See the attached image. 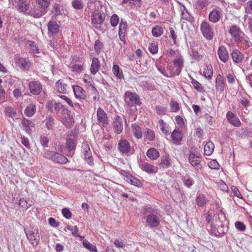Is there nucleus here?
I'll use <instances>...</instances> for the list:
<instances>
[{
  "mask_svg": "<svg viewBox=\"0 0 252 252\" xmlns=\"http://www.w3.org/2000/svg\"><path fill=\"white\" fill-rule=\"evenodd\" d=\"M73 90L76 97L80 99L86 98V92L81 87L74 86L73 87Z\"/></svg>",
  "mask_w": 252,
  "mask_h": 252,
  "instance_id": "obj_28",
  "label": "nucleus"
},
{
  "mask_svg": "<svg viewBox=\"0 0 252 252\" xmlns=\"http://www.w3.org/2000/svg\"><path fill=\"white\" fill-rule=\"evenodd\" d=\"M217 54L219 59L223 63H225L228 61V52L224 46L221 45L219 47Z\"/></svg>",
  "mask_w": 252,
  "mask_h": 252,
  "instance_id": "obj_22",
  "label": "nucleus"
},
{
  "mask_svg": "<svg viewBox=\"0 0 252 252\" xmlns=\"http://www.w3.org/2000/svg\"><path fill=\"white\" fill-rule=\"evenodd\" d=\"M226 79L228 84L230 85H233L236 84L237 80L235 75L232 73H229L226 75Z\"/></svg>",
  "mask_w": 252,
  "mask_h": 252,
  "instance_id": "obj_55",
  "label": "nucleus"
},
{
  "mask_svg": "<svg viewBox=\"0 0 252 252\" xmlns=\"http://www.w3.org/2000/svg\"><path fill=\"white\" fill-rule=\"evenodd\" d=\"M83 245L85 248L91 252H96L95 247L91 244L88 240H84L83 241Z\"/></svg>",
  "mask_w": 252,
  "mask_h": 252,
  "instance_id": "obj_56",
  "label": "nucleus"
},
{
  "mask_svg": "<svg viewBox=\"0 0 252 252\" xmlns=\"http://www.w3.org/2000/svg\"><path fill=\"white\" fill-rule=\"evenodd\" d=\"M226 118L228 122L233 126L239 127L241 126V122L238 117L233 112L228 111L226 114Z\"/></svg>",
  "mask_w": 252,
  "mask_h": 252,
  "instance_id": "obj_25",
  "label": "nucleus"
},
{
  "mask_svg": "<svg viewBox=\"0 0 252 252\" xmlns=\"http://www.w3.org/2000/svg\"><path fill=\"white\" fill-rule=\"evenodd\" d=\"M158 44L157 42H152L149 44L148 50L152 54L158 53Z\"/></svg>",
  "mask_w": 252,
  "mask_h": 252,
  "instance_id": "obj_47",
  "label": "nucleus"
},
{
  "mask_svg": "<svg viewBox=\"0 0 252 252\" xmlns=\"http://www.w3.org/2000/svg\"><path fill=\"white\" fill-rule=\"evenodd\" d=\"M175 121L178 126L181 128L185 126V122L182 117L180 116H177L175 117Z\"/></svg>",
  "mask_w": 252,
  "mask_h": 252,
  "instance_id": "obj_63",
  "label": "nucleus"
},
{
  "mask_svg": "<svg viewBox=\"0 0 252 252\" xmlns=\"http://www.w3.org/2000/svg\"><path fill=\"white\" fill-rule=\"evenodd\" d=\"M43 123H44L46 128L48 130H52L55 126V120L51 116L46 117Z\"/></svg>",
  "mask_w": 252,
  "mask_h": 252,
  "instance_id": "obj_35",
  "label": "nucleus"
},
{
  "mask_svg": "<svg viewBox=\"0 0 252 252\" xmlns=\"http://www.w3.org/2000/svg\"><path fill=\"white\" fill-rule=\"evenodd\" d=\"M183 58L182 56H176L172 62L167 63L166 67L160 63L156 64L158 70L167 77H172L179 75L183 67Z\"/></svg>",
  "mask_w": 252,
  "mask_h": 252,
  "instance_id": "obj_1",
  "label": "nucleus"
},
{
  "mask_svg": "<svg viewBox=\"0 0 252 252\" xmlns=\"http://www.w3.org/2000/svg\"><path fill=\"white\" fill-rule=\"evenodd\" d=\"M46 107L48 110L50 111L51 112L58 113L61 108V105L60 103L52 101H49L47 103Z\"/></svg>",
  "mask_w": 252,
  "mask_h": 252,
  "instance_id": "obj_31",
  "label": "nucleus"
},
{
  "mask_svg": "<svg viewBox=\"0 0 252 252\" xmlns=\"http://www.w3.org/2000/svg\"><path fill=\"white\" fill-rule=\"evenodd\" d=\"M216 91L220 94L222 93L225 88V83L223 77L218 74L216 78Z\"/></svg>",
  "mask_w": 252,
  "mask_h": 252,
  "instance_id": "obj_23",
  "label": "nucleus"
},
{
  "mask_svg": "<svg viewBox=\"0 0 252 252\" xmlns=\"http://www.w3.org/2000/svg\"><path fill=\"white\" fill-rule=\"evenodd\" d=\"M65 228L70 230L71 231L72 234L74 236H79V234L78 233V227H77V226L76 225L74 226H71V225H66L65 226Z\"/></svg>",
  "mask_w": 252,
  "mask_h": 252,
  "instance_id": "obj_57",
  "label": "nucleus"
},
{
  "mask_svg": "<svg viewBox=\"0 0 252 252\" xmlns=\"http://www.w3.org/2000/svg\"><path fill=\"white\" fill-rule=\"evenodd\" d=\"M56 90L60 93L65 94L67 91V86L62 80H58L55 84Z\"/></svg>",
  "mask_w": 252,
  "mask_h": 252,
  "instance_id": "obj_32",
  "label": "nucleus"
},
{
  "mask_svg": "<svg viewBox=\"0 0 252 252\" xmlns=\"http://www.w3.org/2000/svg\"><path fill=\"white\" fill-rule=\"evenodd\" d=\"M17 65L21 69L25 70H29L32 65L31 62L28 58H22L19 56L15 57L14 59Z\"/></svg>",
  "mask_w": 252,
  "mask_h": 252,
  "instance_id": "obj_13",
  "label": "nucleus"
},
{
  "mask_svg": "<svg viewBox=\"0 0 252 252\" xmlns=\"http://www.w3.org/2000/svg\"><path fill=\"white\" fill-rule=\"evenodd\" d=\"M71 3L72 7L76 9H81L84 5L82 0H73Z\"/></svg>",
  "mask_w": 252,
  "mask_h": 252,
  "instance_id": "obj_52",
  "label": "nucleus"
},
{
  "mask_svg": "<svg viewBox=\"0 0 252 252\" xmlns=\"http://www.w3.org/2000/svg\"><path fill=\"white\" fill-rule=\"evenodd\" d=\"M48 33L54 35L57 33L59 32L60 27L56 21H50L48 25Z\"/></svg>",
  "mask_w": 252,
  "mask_h": 252,
  "instance_id": "obj_27",
  "label": "nucleus"
},
{
  "mask_svg": "<svg viewBox=\"0 0 252 252\" xmlns=\"http://www.w3.org/2000/svg\"><path fill=\"white\" fill-rule=\"evenodd\" d=\"M200 31L204 37L207 39H213V31L208 22L205 21L202 22L200 25Z\"/></svg>",
  "mask_w": 252,
  "mask_h": 252,
  "instance_id": "obj_8",
  "label": "nucleus"
},
{
  "mask_svg": "<svg viewBox=\"0 0 252 252\" xmlns=\"http://www.w3.org/2000/svg\"><path fill=\"white\" fill-rule=\"evenodd\" d=\"M231 57L233 62L238 65L241 64L244 59V55L237 49L233 50Z\"/></svg>",
  "mask_w": 252,
  "mask_h": 252,
  "instance_id": "obj_19",
  "label": "nucleus"
},
{
  "mask_svg": "<svg viewBox=\"0 0 252 252\" xmlns=\"http://www.w3.org/2000/svg\"><path fill=\"white\" fill-rule=\"evenodd\" d=\"M9 4L15 6L17 9L21 12L27 14V12L30 9V5L27 1L25 0H9Z\"/></svg>",
  "mask_w": 252,
  "mask_h": 252,
  "instance_id": "obj_6",
  "label": "nucleus"
},
{
  "mask_svg": "<svg viewBox=\"0 0 252 252\" xmlns=\"http://www.w3.org/2000/svg\"><path fill=\"white\" fill-rule=\"evenodd\" d=\"M128 180L129 182L130 183L131 185L136 187H140L141 185V183L139 180L134 178L132 176H129Z\"/></svg>",
  "mask_w": 252,
  "mask_h": 252,
  "instance_id": "obj_60",
  "label": "nucleus"
},
{
  "mask_svg": "<svg viewBox=\"0 0 252 252\" xmlns=\"http://www.w3.org/2000/svg\"><path fill=\"white\" fill-rule=\"evenodd\" d=\"M215 146L213 142L209 141L204 146V153L207 156H210L213 153Z\"/></svg>",
  "mask_w": 252,
  "mask_h": 252,
  "instance_id": "obj_39",
  "label": "nucleus"
},
{
  "mask_svg": "<svg viewBox=\"0 0 252 252\" xmlns=\"http://www.w3.org/2000/svg\"><path fill=\"white\" fill-rule=\"evenodd\" d=\"M222 17V10L220 9H214L209 14V20L210 22L216 23L220 21Z\"/></svg>",
  "mask_w": 252,
  "mask_h": 252,
  "instance_id": "obj_20",
  "label": "nucleus"
},
{
  "mask_svg": "<svg viewBox=\"0 0 252 252\" xmlns=\"http://www.w3.org/2000/svg\"><path fill=\"white\" fill-rule=\"evenodd\" d=\"M159 165L164 168H168L171 165V159L168 154H165L160 158Z\"/></svg>",
  "mask_w": 252,
  "mask_h": 252,
  "instance_id": "obj_29",
  "label": "nucleus"
},
{
  "mask_svg": "<svg viewBox=\"0 0 252 252\" xmlns=\"http://www.w3.org/2000/svg\"><path fill=\"white\" fill-rule=\"evenodd\" d=\"M120 21L119 17L117 14H113L110 18V24L112 27H116Z\"/></svg>",
  "mask_w": 252,
  "mask_h": 252,
  "instance_id": "obj_54",
  "label": "nucleus"
},
{
  "mask_svg": "<svg viewBox=\"0 0 252 252\" xmlns=\"http://www.w3.org/2000/svg\"><path fill=\"white\" fill-rule=\"evenodd\" d=\"M207 202V199L205 195L199 193L195 199V204L199 207H203Z\"/></svg>",
  "mask_w": 252,
  "mask_h": 252,
  "instance_id": "obj_33",
  "label": "nucleus"
},
{
  "mask_svg": "<svg viewBox=\"0 0 252 252\" xmlns=\"http://www.w3.org/2000/svg\"><path fill=\"white\" fill-rule=\"evenodd\" d=\"M246 25L248 26L249 30L252 33V17L245 16Z\"/></svg>",
  "mask_w": 252,
  "mask_h": 252,
  "instance_id": "obj_61",
  "label": "nucleus"
},
{
  "mask_svg": "<svg viewBox=\"0 0 252 252\" xmlns=\"http://www.w3.org/2000/svg\"><path fill=\"white\" fill-rule=\"evenodd\" d=\"M127 24L126 21L121 19L119 25V32H126L127 30Z\"/></svg>",
  "mask_w": 252,
  "mask_h": 252,
  "instance_id": "obj_58",
  "label": "nucleus"
},
{
  "mask_svg": "<svg viewBox=\"0 0 252 252\" xmlns=\"http://www.w3.org/2000/svg\"><path fill=\"white\" fill-rule=\"evenodd\" d=\"M213 73V67L211 65H206L203 70V74L205 77L208 79H211Z\"/></svg>",
  "mask_w": 252,
  "mask_h": 252,
  "instance_id": "obj_41",
  "label": "nucleus"
},
{
  "mask_svg": "<svg viewBox=\"0 0 252 252\" xmlns=\"http://www.w3.org/2000/svg\"><path fill=\"white\" fill-rule=\"evenodd\" d=\"M155 111L157 114L163 116L166 114L167 108L163 106L158 105L156 106Z\"/></svg>",
  "mask_w": 252,
  "mask_h": 252,
  "instance_id": "obj_51",
  "label": "nucleus"
},
{
  "mask_svg": "<svg viewBox=\"0 0 252 252\" xmlns=\"http://www.w3.org/2000/svg\"><path fill=\"white\" fill-rule=\"evenodd\" d=\"M189 161L196 170L200 169L202 167V165L201 164V158L198 155H195L194 153L189 154Z\"/></svg>",
  "mask_w": 252,
  "mask_h": 252,
  "instance_id": "obj_14",
  "label": "nucleus"
},
{
  "mask_svg": "<svg viewBox=\"0 0 252 252\" xmlns=\"http://www.w3.org/2000/svg\"><path fill=\"white\" fill-rule=\"evenodd\" d=\"M228 32L235 42L240 45L244 49L249 47L252 43L249 38L241 31L237 25H232L229 28Z\"/></svg>",
  "mask_w": 252,
  "mask_h": 252,
  "instance_id": "obj_3",
  "label": "nucleus"
},
{
  "mask_svg": "<svg viewBox=\"0 0 252 252\" xmlns=\"http://www.w3.org/2000/svg\"><path fill=\"white\" fill-rule=\"evenodd\" d=\"M30 49L32 53L34 55L39 53V50L36 44L33 41H29Z\"/></svg>",
  "mask_w": 252,
  "mask_h": 252,
  "instance_id": "obj_50",
  "label": "nucleus"
},
{
  "mask_svg": "<svg viewBox=\"0 0 252 252\" xmlns=\"http://www.w3.org/2000/svg\"><path fill=\"white\" fill-rule=\"evenodd\" d=\"M146 155L152 160L157 159L159 157V152L154 148H150L147 152Z\"/></svg>",
  "mask_w": 252,
  "mask_h": 252,
  "instance_id": "obj_36",
  "label": "nucleus"
},
{
  "mask_svg": "<svg viewBox=\"0 0 252 252\" xmlns=\"http://www.w3.org/2000/svg\"><path fill=\"white\" fill-rule=\"evenodd\" d=\"M125 101L127 105L131 107L139 104V98L136 94L127 91L125 93Z\"/></svg>",
  "mask_w": 252,
  "mask_h": 252,
  "instance_id": "obj_10",
  "label": "nucleus"
},
{
  "mask_svg": "<svg viewBox=\"0 0 252 252\" xmlns=\"http://www.w3.org/2000/svg\"><path fill=\"white\" fill-rule=\"evenodd\" d=\"M97 124L102 127H106L108 124V118L106 113L101 107L96 112Z\"/></svg>",
  "mask_w": 252,
  "mask_h": 252,
  "instance_id": "obj_9",
  "label": "nucleus"
},
{
  "mask_svg": "<svg viewBox=\"0 0 252 252\" xmlns=\"http://www.w3.org/2000/svg\"><path fill=\"white\" fill-rule=\"evenodd\" d=\"M174 144L179 145L182 139L183 136L181 132L177 129H174L171 135Z\"/></svg>",
  "mask_w": 252,
  "mask_h": 252,
  "instance_id": "obj_30",
  "label": "nucleus"
},
{
  "mask_svg": "<svg viewBox=\"0 0 252 252\" xmlns=\"http://www.w3.org/2000/svg\"><path fill=\"white\" fill-rule=\"evenodd\" d=\"M191 83L193 87L198 92L203 93L205 91L204 87L201 84L195 79H192Z\"/></svg>",
  "mask_w": 252,
  "mask_h": 252,
  "instance_id": "obj_45",
  "label": "nucleus"
},
{
  "mask_svg": "<svg viewBox=\"0 0 252 252\" xmlns=\"http://www.w3.org/2000/svg\"><path fill=\"white\" fill-rule=\"evenodd\" d=\"M118 148L123 154L128 155L131 153V148L129 142L125 139L120 140Z\"/></svg>",
  "mask_w": 252,
  "mask_h": 252,
  "instance_id": "obj_16",
  "label": "nucleus"
},
{
  "mask_svg": "<svg viewBox=\"0 0 252 252\" xmlns=\"http://www.w3.org/2000/svg\"><path fill=\"white\" fill-rule=\"evenodd\" d=\"M36 112V102H31L29 103L25 108L24 111V115L27 117H32Z\"/></svg>",
  "mask_w": 252,
  "mask_h": 252,
  "instance_id": "obj_24",
  "label": "nucleus"
},
{
  "mask_svg": "<svg viewBox=\"0 0 252 252\" xmlns=\"http://www.w3.org/2000/svg\"><path fill=\"white\" fill-rule=\"evenodd\" d=\"M163 29L161 26L157 25L152 29V33L155 37H159L163 34Z\"/></svg>",
  "mask_w": 252,
  "mask_h": 252,
  "instance_id": "obj_40",
  "label": "nucleus"
},
{
  "mask_svg": "<svg viewBox=\"0 0 252 252\" xmlns=\"http://www.w3.org/2000/svg\"><path fill=\"white\" fill-rule=\"evenodd\" d=\"M123 119L124 117L118 115L113 123V129L117 134H120L123 130Z\"/></svg>",
  "mask_w": 252,
  "mask_h": 252,
  "instance_id": "obj_18",
  "label": "nucleus"
},
{
  "mask_svg": "<svg viewBox=\"0 0 252 252\" xmlns=\"http://www.w3.org/2000/svg\"><path fill=\"white\" fill-rule=\"evenodd\" d=\"M49 139L45 136H42L40 138V143L43 147H48Z\"/></svg>",
  "mask_w": 252,
  "mask_h": 252,
  "instance_id": "obj_64",
  "label": "nucleus"
},
{
  "mask_svg": "<svg viewBox=\"0 0 252 252\" xmlns=\"http://www.w3.org/2000/svg\"><path fill=\"white\" fill-rule=\"evenodd\" d=\"M70 68L73 71L76 72H80L83 70V66L79 64H73L71 65Z\"/></svg>",
  "mask_w": 252,
  "mask_h": 252,
  "instance_id": "obj_59",
  "label": "nucleus"
},
{
  "mask_svg": "<svg viewBox=\"0 0 252 252\" xmlns=\"http://www.w3.org/2000/svg\"><path fill=\"white\" fill-rule=\"evenodd\" d=\"M47 8V7H43L38 5L37 6H34L33 8H30L27 12V14L34 18H39L46 13Z\"/></svg>",
  "mask_w": 252,
  "mask_h": 252,
  "instance_id": "obj_12",
  "label": "nucleus"
},
{
  "mask_svg": "<svg viewBox=\"0 0 252 252\" xmlns=\"http://www.w3.org/2000/svg\"><path fill=\"white\" fill-rule=\"evenodd\" d=\"M113 73L118 78L122 79L123 78V74L122 71H120V68L117 65H114L112 68Z\"/></svg>",
  "mask_w": 252,
  "mask_h": 252,
  "instance_id": "obj_46",
  "label": "nucleus"
},
{
  "mask_svg": "<svg viewBox=\"0 0 252 252\" xmlns=\"http://www.w3.org/2000/svg\"><path fill=\"white\" fill-rule=\"evenodd\" d=\"M157 126L159 127L162 133L166 135H169L170 133V127L169 125L162 119L158 121Z\"/></svg>",
  "mask_w": 252,
  "mask_h": 252,
  "instance_id": "obj_26",
  "label": "nucleus"
},
{
  "mask_svg": "<svg viewBox=\"0 0 252 252\" xmlns=\"http://www.w3.org/2000/svg\"><path fill=\"white\" fill-rule=\"evenodd\" d=\"M180 11H181V19L185 20L188 21H191L192 19V17L189 13L187 9L184 6L180 7Z\"/></svg>",
  "mask_w": 252,
  "mask_h": 252,
  "instance_id": "obj_38",
  "label": "nucleus"
},
{
  "mask_svg": "<svg viewBox=\"0 0 252 252\" xmlns=\"http://www.w3.org/2000/svg\"><path fill=\"white\" fill-rule=\"evenodd\" d=\"M209 2L208 0H197L196 6L200 10L203 9L204 7L208 5Z\"/></svg>",
  "mask_w": 252,
  "mask_h": 252,
  "instance_id": "obj_49",
  "label": "nucleus"
},
{
  "mask_svg": "<svg viewBox=\"0 0 252 252\" xmlns=\"http://www.w3.org/2000/svg\"><path fill=\"white\" fill-rule=\"evenodd\" d=\"M29 86L30 92L34 95L39 94L42 90V85L38 81H32Z\"/></svg>",
  "mask_w": 252,
  "mask_h": 252,
  "instance_id": "obj_21",
  "label": "nucleus"
},
{
  "mask_svg": "<svg viewBox=\"0 0 252 252\" xmlns=\"http://www.w3.org/2000/svg\"><path fill=\"white\" fill-rule=\"evenodd\" d=\"M66 145L67 150L71 152L75 149L76 141L73 139L69 138L67 140Z\"/></svg>",
  "mask_w": 252,
  "mask_h": 252,
  "instance_id": "obj_43",
  "label": "nucleus"
},
{
  "mask_svg": "<svg viewBox=\"0 0 252 252\" xmlns=\"http://www.w3.org/2000/svg\"><path fill=\"white\" fill-rule=\"evenodd\" d=\"M6 115L12 118H16L17 113L16 111L11 107H7L5 109Z\"/></svg>",
  "mask_w": 252,
  "mask_h": 252,
  "instance_id": "obj_44",
  "label": "nucleus"
},
{
  "mask_svg": "<svg viewBox=\"0 0 252 252\" xmlns=\"http://www.w3.org/2000/svg\"><path fill=\"white\" fill-rule=\"evenodd\" d=\"M105 18V13L99 10H95L94 11L92 16V22L95 24H101Z\"/></svg>",
  "mask_w": 252,
  "mask_h": 252,
  "instance_id": "obj_15",
  "label": "nucleus"
},
{
  "mask_svg": "<svg viewBox=\"0 0 252 252\" xmlns=\"http://www.w3.org/2000/svg\"><path fill=\"white\" fill-rule=\"evenodd\" d=\"M21 124L22 127L25 130V132L31 135L35 127L34 120L23 117L21 119Z\"/></svg>",
  "mask_w": 252,
  "mask_h": 252,
  "instance_id": "obj_11",
  "label": "nucleus"
},
{
  "mask_svg": "<svg viewBox=\"0 0 252 252\" xmlns=\"http://www.w3.org/2000/svg\"><path fill=\"white\" fill-rule=\"evenodd\" d=\"M60 98L65 100V101L72 108H75L76 107H79L80 105L78 103H75L74 104L72 101L68 98L66 96L64 95H61L59 96Z\"/></svg>",
  "mask_w": 252,
  "mask_h": 252,
  "instance_id": "obj_53",
  "label": "nucleus"
},
{
  "mask_svg": "<svg viewBox=\"0 0 252 252\" xmlns=\"http://www.w3.org/2000/svg\"><path fill=\"white\" fill-rule=\"evenodd\" d=\"M132 132L135 137L141 139L142 137V132L141 128L136 124L132 125Z\"/></svg>",
  "mask_w": 252,
  "mask_h": 252,
  "instance_id": "obj_37",
  "label": "nucleus"
},
{
  "mask_svg": "<svg viewBox=\"0 0 252 252\" xmlns=\"http://www.w3.org/2000/svg\"><path fill=\"white\" fill-rule=\"evenodd\" d=\"M82 152L84 155V158L90 165L94 164V160L92 157V152L87 142L84 141L82 144Z\"/></svg>",
  "mask_w": 252,
  "mask_h": 252,
  "instance_id": "obj_7",
  "label": "nucleus"
},
{
  "mask_svg": "<svg viewBox=\"0 0 252 252\" xmlns=\"http://www.w3.org/2000/svg\"><path fill=\"white\" fill-rule=\"evenodd\" d=\"M170 111L172 112H177L180 109V105L177 101L171 100L169 103Z\"/></svg>",
  "mask_w": 252,
  "mask_h": 252,
  "instance_id": "obj_42",
  "label": "nucleus"
},
{
  "mask_svg": "<svg viewBox=\"0 0 252 252\" xmlns=\"http://www.w3.org/2000/svg\"><path fill=\"white\" fill-rule=\"evenodd\" d=\"M145 226L150 228L158 227L161 221V215L155 207L145 206L143 209V219Z\"/></svg>",
  "mask_w": 252,
  "mask_h": 252,
  "instance_id": "obj_2",
  "label": "nucleus"
},
{
  "mask_svg": "<svg viewBox=\"0 0 252 252\" xmlns=\"http://www.w3.org/2000/svg\"><path fill=\"white\" fill-rule=\"evenodd\" d=\"M26 236L31 243L33 246H37L40 241L39 230L36 228H32L30 230H25Z\"/></svg>",
  "mask_w": 252,
  "mask_h": 252,
  "instance_id": "obj_5",
  "label": "nucleus"
},
{
  "mask_svg": "<svg viewBox=\"0 0 252 252\" xmlns=\"http://www.w3.org/2000/svg\"><path fill=\"white\" fill-rule=\"evenodd\" d=\"M145 136L149 141H153L155 139V133L153 130L147 128L145 133Z\"/></svg>",
  "mask_w": 252,
  "mask_h": 252,
  "instance_id": "obj_48",
  "label": "nucleus"
},
{
  "mask_svg": "<svg viewBox=\"0 0 252 252\" xmlns=\"http://www.w3.org/2000/svg\"><path fill=\"white\" fill-rule=\"evenodd\" d=\"M139 166L143 171L149 174H155L158 171L157 167L145 161H141L139 163Z\"/></svg>",
  "mask_w": 252,
  "mask_h": 252,
  "instance_id": "obj_17",
  "label": "nucleus"
},
{
  "mask_svg": "<svg viewBox=\"0 0 252 252\" xmlns=\"http://www.w3.org/2000/svg\"><path fill=\"white\" fill-rule=\"evenodd\" d=\"M99 68L100 63L98 58H93L92 59V64L90 68V71L91 73L93 75L95 74Z\"/></svg>",
  "mask_w": 252,
  "mask_h": 252,
  "instance_id": "obj_34",
  "label": "nucleus"
},
{
  "mask_svg": "<svg viewBox=\"0 0 252 252\" xmlns=\"http://www.w3.org/2000/svg\"><path fill=\"white\" fill-rule=\"evenodd\" d=\"M235 226L238 230L241 231H245L246 228V226L244 224V223L243 222H242L241 221H239L235 222Z\"/></svg>",
  "mask_w": 252,
  "mask_h": 252,
  "instance_id": "obj_62",
  "label": "nucleus"
},
{
  "mask_svg": "<svg viewBox=\"0 0 252 252\" xmlns=\"http://www.w3.org/2000/svg\"><path fill=\"white\" fill-rule=\"evenodd\" d=\"M43 156L45 158L60 164H65L68 161L64 156L55 151L45 150L43 151Z\"/></svg>",
  "mask_w": 252,
  "mask_h": 252,
  "instance_id": "obj_4",
  "label": "nucleus"
}]
</instances>
